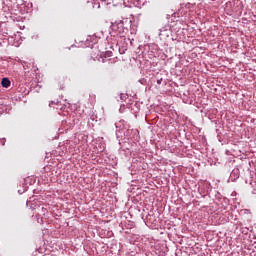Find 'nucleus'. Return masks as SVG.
Listing matches in <instances>:
<instances>
[{
  "instance_id": "nucleus-1",
  "label": "nucleus",
  "mask_w": 256,
  "mask_h": 256,
  "mask_svg": "<svg viewBox=\"0 0 256 256\" xmlns=\"http://www.w3.org/2000/svg\"><path fill=\"white\" fill-rule=\"evenodd\" d=\"M110 29L114 33H125V28H123V22L113 23Z\"/></svg>"
},
{
  "instance_id": "nucleus-2",
  "label": "nucleus",
  "mask_w": 256,
  "mask_h": 256,
  "mask_svg": "<svg viewBox=\"0 0 256 256\" xmlns=\"http://www.w3.org/2000/svg\"><path fill=\"white\" fill-rule=\"evenodd\" d=\"M2 87H5L7 89L8 87H11V81L9 78H3L1 82Z\"/></svg>"
},
{
  "instance_id": "nucleus-3",
  "label": "nucleus",
  "mask_w": 256,
  "mask_h": 256,
  "mask_svg": "<svg viewBox=\"0 0 256 256\" xmlns=\"http://www.w3.org/2000/svg\"><path fill=\"white\" fill-rule=\"evenodd\" d=\"M162 81H163L162 79L157 80L158 85H161V82H162Z\"/></svg>"
}]
</instances>
